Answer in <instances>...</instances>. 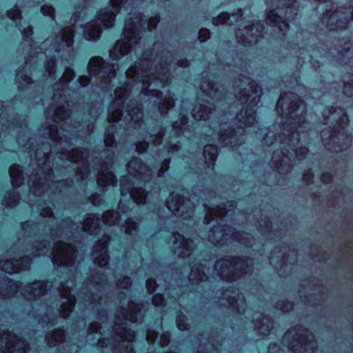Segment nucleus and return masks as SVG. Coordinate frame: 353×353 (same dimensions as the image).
Segmentation results:
<instances>
[{
	"label": "nucleus",
	"mask_w": 353,
	"mask_h": 353,
	"mask_svg": "<svg viewBox=\"0 0 353 353\" xmlns=\"http://www.w3.org/2000/svg\"><path fill=\"white\" fill-rule=\"evenodd\" d=\"M130 196L132 198L134 202H136L137 204H141L144 203L146 199L145 194H143V196L141 198H137L134 192H130Z\"/></svg>",
	"instance_id": "obj_20"
},
{
	"label": "nucleus",
	"mask_w": 353,
	"mask_h": 353,
	"mask_svg": "<svg viewBox=\"0 0 353 353\" xmlns=\"http://www.w3.org/2000/svg\"><path fill=\"white\" fill-rule=\"evenodd\" d=\"M224 214L222 212H219L218 213H214L212 212H210V216H212V219H217V218L219 217H221V216H223Z\"/></svg>",
	"instance_id": "obj_30"
},
{
	"label": "nucleus",
	"mask_w": 353,
	"mask_h": 353,
	"mask_svg": "<svg viewBox=\"0 0 353 353\" xmlns=\"http://www.w3.org/2000/svg\"><path fill=\"white\" fill-rule=\"evenodd\" d=\"M153 303L157 306L162 305L163 299L161 296L157 295L153 298Z\"/></svg>",
	"instance_id": "obj_27"
},
{
	"label": "nucleus",
	"mask_w": 353,
	"mask_h": 353,
	"mask_svg": "<svg viewBox=\"0 0 353 353\" xmlns=\"http://www.w3.org/2000/svg\"><path fill=\"white\" fill-rule=\"evenodd\" d=\"M345 119H347V117L346 116H343L342 118H341V120L343 121Z\"/></svg>",
	"instance_id": "obj_45"
},
{
	"label": "nucleus",
	"mask_w": 353,
	"mask_h": 353,
	"mask_svg": "<svg viewBox=\"0 0 353 353\" xmlns=\"http://www.w3.org/2000/svg\"><path fill=\"white\" fill-rule=\"evenodd\" d=\"M217 152V148L213 145H207L204 147L203 155L206 159H208L209 163L214 161Z\"/></svg>",
	"instance_id": "obj_14"
},
{
	"label": "nucleus",
	"mask_w": 353,
	"mask_h": 353,
	"mask_svg": "<svg viewBox=\"0 0 353 353\" xmlns=\"http://www.w3.org/2000/svg\"><path fill=\"white\" fill-rule=\"evenodd\" d=\"M98 184L101 186L111 185L114 186L117 184V180L112 171L108 170H102L97 179Z\"/></svg>",
	"instance_id": "obj_9"
},
{
	"label": "nucleus",
	"mask_w": 353,
	"mask_h": 353,
	"mask_svg": "<svg viewBox=\"0 0 353 353\" xmlns=\"http://www.w3.org/2000/svg\"><path fill=\"white\" fill-rule=\"evenodd\" d=\"M245 30H246V32L247 34H248L249 32L251 31V30H249L248 28L247 27H245Z\"/></svg>",
	"instance_id": "obj_44"
},
{
	"label": "nucleus",
	"mask_w": 353,
	"mask_h": 353,
	"mask_svg": "<svg viewBox=\"0 0 353 353\" xmlns=\"http://www.w3.org/2000/svg\"><path fill=\"white\" fill-rule=\"evenodd\" d=\"M92 224H93V223H92L91 225H90V219H88V220H87V223H86V226H85V227H86L85 230H86V231H88V232H92V228L93 227V226H92Z\"/></svg>",
	"instance_id": "obj_33"
},
{
	"label": "nucleus",
	"mask_w": 353,
	"mask_h": 353,
	"mask_svg": "<svg viewBox=\"0 0 353 353\" xmlns=\"http://www.w3.org/2000/svg\"><path fill=\"white\" fill-rule=\"evenodd\" d=\"M193 279V273L192 272L190 275V280Z\"/></svg>",
	"instance_id": "obj_43"
},
{
	"label": "nucleus",
	"mask_w": 353,
	"mask_h": 353,
	"mask_svg": "<svg viewBox=\"0 0 353 353\" xmlns=\"http://www.w3.org/2000/svg\"><path fill=\"white\" fill-rule=\"evenodd\" d=\"M16 347H17V345L13 344V343L10 341L9 343L8 347V352L9 353H25V352H26L25 348H22V349L18 348L17 350Z\"/></svg>",
	"instance_id": "obj_18"
},
{
	"label": "nucleus",
	"mask_w": 353,
	"mask_h": 353,
	"mask_svg": "<svg viewBox=\"0 0 353 353\" xmlns=\"http://www.w3.org/2000/svg\"><path fill=\"white\" fill-rule=\"evenodd\" d=\"M177 321V327H178V328H179V330H186V329H187V325H183V324L179 322V319H177V321Z\"/></svg>",
	"instance_id": "obj_31"
},
{
	"label": "nucleus",
	"mask_w": 353,
	"mask_h": 353,
	"mask_svg": "<svg viewBox=\"0 0 353 353\" xmlns=\"http://www.w3.org/2000/svg\"><path fill=\"white\" fill-rule=\"evenodd\" d=\"M147 340L149 343H152L153 341V339H151V337L149 334L147 335Z\"/></svg>",
	"instance_id": "obj_40"
},
{
	"label": "nucleus",
	"mask_w": 353,
	"mask_h": 353,
	"mask_svg": "<svg viewBox=\"0 0 353 353\" xmlns=\"http://www.w3.org/2000/svg\"><path fill=\"white\" fill-rule=\"evenodd\" d=\"M268 7L267 23L279 30L285 34L289 28L286 21L292 15L297 14L296 1L294 0H266Z\"/></svg>",
	"instance_id": "obj_1"
},
{
	"label": "nucleus",
	"mask_w": 353,
	"mask_h": 353,
	"mask_svg": "<svg viewBox=\"0 0 353 353\" xmlns=\"http://www.w3.org/2000/svg\"><path fill=\"white\" fill-rule=\"evenodd\" d=\"M344 15H345V16H344L343 19H344L345 21H347V20L348 19L349 15H348L347 14H344Z\"/></svg>",
	"instance_id": "obj_42"
},
{
	"label": "nucleus",
	"mask_w": 353,
	"mask_h": 353,
	"mask_svg": "<svg viewBox=\"0 0 353 353\" xmlns=\"http://www.w3.org/2000/svg\"><path fill=\"white\" fill-rule=\"evenodd\" d=\"M337 23H339V24L338 25V26H339V28H343V27H344V25H343V23H343V21L342 20H338V21H337Z\"/></svg>",
	"instance_id": "obj_38"
},
{
	"label": "nucleus",
	"mask_w": 353,
	"mask_h": 353,
	"mask_svg": "<svg viewBox=\"0 0 353 353\" xmlns=\"http://www.w3.org/2000/svg\"><path fill=\"white\" fill-rule=\"evenodd\" d=\"M1 268L8 274L17 272L19 268L17 267V261H7L3 265H0Z\"/></svg>",
	"instance_id": "obj_16"
},
{
	"label": "nucleus",
	"mask_w": 353,
	"mask_h": 353,
	"mask_svg": "<svg viewBox=\"0 0 353 353\" xmlns=\"http://www.w3.org/2000/svg\"><path fill=\"white\" fill-rule=\"evenodd\" d=\"M237 119L239 120L241 128L251 126L255 122V112L252 108L241 110L237 114Z\"/></svg>",
	"instance_id": "obj_8"
},
{
	"label": "nucleus",
	"mask_w": 353,
	"mask_h": 353,
	"mask_svg": "<svg viewBox=\"0 0 353 353\" xmlns=\"http://www.w3.org/2000/svg\"><path fill=\"white\" fill-rule=\"evenodd\" d=\"M351 18H352V19L353 21V12L351 13Z\"/></svg>",
	"instance_id": "obj_48"
},
{
	"label": "nucleus",
	"mask_w": 353,
	"mask_h": 353,
	"mask_svg": "<svg viewBox=\"0 0 353 353\" xmlns=\"http://www.w3.org/2000/svg\"><path fill=\"white\" fill-rule=\"evenodd\" d=\"M74 249L73 247L70 245H65L61 243L58 247V255L59 259V262L61 264H66L68 263V261L70 259L73 255Z\"/></svg>",
	"instance_id": "obj_10"
},
{
	"label": "nucleus",
	"mask_w": 353,
	"mask_h": 353,
	"mask_svg": "<svg viewBox=\"0 0 353 353\" xmlns=\"http://www.w3.org/2000/svg\"><path fill=\"white\" fill-rule=\"evenodd\" d=\"M182 245H183V247H186V246H187V247H188L189 245H188V240L186 239V240H185V243H182Z\"/></svg>",
	"instance_id": "obj_41"
},
{
	"label": "nucleus",
	"mask_w": 353,
	"mask_h": 353,
	"mask_svg": "<svg viewBox=\"0 0 353 353\" xmlns=\"http://www.w3.org/2000/svg\"><path fill=\"white\" fill-rule=\"evenodd\" d=\"M132 69L128 70L126 72V75L132 79L133 82L141 83L143 90L147 89L152 84H157V81H159L163 85H165L168 80V76L165 74H158L156 77L154 75L152 77L150 75V73L148 70H140L134 71V74Z\"/></svg>",
	"instance_id": "obj_5"
},
{
	"label": "nucleus",
	"mask_w": 353,
	"mask_h": 353,
	"mask_svg": "<svg viewBox=\"0 0 353 353\" xmlns=\"http://www.w3.org/2000/svg\"><path fill=\"white\" fill-rule=\"evenodd\" d=\"M223 143L225 145H228V144H229V143H230V144H232V143H233V141L231 140V139H230L229 141L228 142V141H227L225 139H224L223 140Z\"/></svg>",
	"instance_id": "obj_37"
},
{
	"label": "nucleus",
	"mask_w": 353,
	"mask_h": 353,
	"mask_svg": "<svg viewBox=\"0 0 353 353\" xmlns=\"http://www.w3.org/2000/svg\"><path fill=\"white\" fill-rule=\"evenodd\" d=\"M208 88H205V84L203 83L201 85V89L203 90V92L208 96L212 97V99L215 96V94L216 92L214 90V85H212L211 83H208L207 85Z\"/></svg>",
	"instance_id": "obj_17"
},
{
	"label": "nucleus",
	"mask_w": 353,
	"mask_h": 353,
	"mask_svg": "<svg viewBox=\"0 0 353 353\" xmlns=\"http://www.w3.org/2000/svg\"><path fill=\"white\" fill-rule=\"evenodd\" d=\"M341 12V11H339V10H337L334 13L332 14V16H331V19L332 20H334V18L338 15V14Z\"/></svg>",
	"instance_id": "obj_36"
},
{
	"label": "nucleus",
	"mask_w": 353,
	"mask_h": 353,
	"mask_svg": "<svg viewBox=\"0 0 353 353\" xmlns=\"http://www.w3.org/2000/svg\"><path fill=\"white\" fill-rule=\"evenodd\" d=\"M70 158H71V161H74L75 163H78L81 161V159H79V157H70Z\"/></svg>",
	"instance_id": "obj_35"
},
{
	"label": "nucleus",
	"mask_w": 353,
	"mask_h": 353,
	"mask_svg": "<svg viewBox=\"0 0 353 353\" xmlns=\"http://www.w3.org/2000/svg\"><path fill=\"white\" fill-rule=\"evenodd\" d=\"M260 95L257 94L256 91H255L254 96L253 97L252 95H247L246 94L241 95L239 97V101L241 103H248V106L252 108L260 101Z\"/></svg>",
	"instance_id": "obj_13"
},
{
	"label": "nucleus",
	"mask_w": 353,
	"mask_h": 353,
	"mask_svg": "<svg viewBox=\"0 0 353 353\" xmlns=\"http://www.w3.org/2000/svg\"><path fill=\"white\" fill-rule=\"evenodd\" d=\"M101 59H98L97 61L99 62V65H101Z\"/></svg>",
	"instance_id": "obj_47"
},
{
	"label": "nucleus",
	"mask_w": 353,
	"mask_h": 353,
	"mask_svg": "<svg viewBox=\"0 0 353 353\" xmlns=\"http://www.w3.org/2000/svg\"><path fill=\"white\" fill-rule=\"evenodd\" d=\"M133 336L131 334H129V336H127L125 334H122L121 338L124 340V341H128V342H130L132 341L133 339Z\"/></svg>",
	"instance_id": "obj_29"
},
{
	"label": "nucleus",
	"mask_w": 353,
	"mask_h": 353,
	"mask_svg": "<svg viewBox=\"0 0 353 353\" xmlns=\"http://www.w3.org/2000/svg\"><path fill=\"white\" fill-rule=\"evenodd\" d=\"M343 92L345 95L350 97L353 95V85L345 84Z\"/></svg>",
	"instance_id": "obj_25"
},
{
	"label": "nucleus",
	"mask_w": 353,
	"mask_h": 353,
	"mask_svg": "<svg viewBox=\"0 0 353 353\" xmlns=\"http://www.w3.org/2000/svg\"><path fill=\"white\" fill-rule=\"evenodd\" d=\"M230 17L228 13H222L219 16L217 21L221 23H229Z\"/></svg>",
	"instance_id": "obj_23"
},
{
	"label": "nucleus",
	"mask_w": 353,
	"mask_h": 353,
	"mask_svg": "<svg viewBox=\"0 0 353 353\" xmlns=\"http://www.w3.org/2000/svg\"><path fill=\"white\" fill-rule=\"evenodd\" d=\"M211 114L208 107L199 105H196L192 110V116L195 120H206L210 118Z\"/></svg>",
	"instance_id": "obj_11"
},
{
	"label": "nucleus",
	"mask_w": 353,
	"mask_h": 353,
	"mask_svg": "<svg viewBox=\"0 0 353 353\" xmlns=\"http://www.w3.org/2000/svg\"><path fill=\"white\" fill-rule=\"evenodd\" d=\"M236 37L239 40V41L240 43H242L243 45H245L246 43H252V41L251 40H249L247 39V37L245 38V39H243V38H241V34H242V31L241 30H239L236 33Z\"/></svg>",
	"instance_id": "obj_24"
},
{
	"label": "nucleus",
	"mask_w": 353,
	"mask_h": 353,
	"mask_svg": "<svg viewBox=\"0 0 353 353\" xmlns=\"http://www.w3.org/2000/svg\"><path fill=\"white\" fill-rule=\"evenodd\" d=\"M41 12L43 14L52 17L54 14V9L51 6H43L41 8Z\"/></svg>",
	"instance_id": "obj_22"
},
{
	"label": "nucleus",
	"mask_w": 353,
	"mask_h": 353,
	"mask_svg": "<svg viewBox=\"0 0 353 353\" xmlns=\"http://www.w3.org/2000/svg\"><path fill=\"white\" fill-rule=\"evenodd\" d=\"M96 263L99 264V266L101 267H105L107 263H108V261L105 258H103L101 260L99 261L97 259H96Z\"/></svg>",
	"instance_id": "obj_28"
},
{
	"label": "nucleus",
	"mask_w": 353,
	"mask_h": 353,
	"mask_svg": "<svg viewBox=\"0 0 353 353\" xmlns=\"http://www.w3.org/2000/svg\"><path fill=\"white\" fill-rule=\"evenodd\" d=\"M167 163L164 162L163 166H167Z\"/></svg>",
	"instance_id": "obj_49"
},
{
	"label": "nucleus",
	"mask_w": 353,
	"mask_h": 353,
	"mask_svg": "<svg viewBox=\"0 0 353 353\" xmlns=\"http://www.w3.org/2000/svg\"><path fill=\"white\" fill-rule=\"evenodd\" d=\"M101 252H102L103 254H106V253H107V247H106V245H103Z\"/></svg>",
	"instance_id": "obj_39"
},
{
	"label": "nucleus",
	"mask_w": 353,
	"mask_h": 353,
	"mask_svg": "<svg viewBox=\"0 0 353 353\" xmlns=\"http://www.w3.org/2000/svg\"><path fill=\"white\" fill-rule=\"evenodd\" d=\"M108 215V214L103 216V221L105 223H106L107 224H108V225H113V224H114L115 223L114 221H108V220L106 219Z\"/></svg>",
	"instance_id": "obj_32"
},
{
	"label": "nucleus",
	"mask_w": 353,
	"mask_h": 353,
	"mask_svg": "<svg viewBox=\"0 0 353 353\" xmlns=\"http://www.w3.org/2000/svg\"><path fill=\"white\" fill-rule=\"evenodd\" d=\"M15 170H17V172H21L19 165H12L10 167L9 170L10 176L13 183L15 181V179L17 177V176H15Z\"/></svg>",
	"instance_id": "obj_21"
},
{
	"label": "nucleus",
	"mask_w": 353,
	"mask_h": 353,
	"mask_svg": "<svg viewBox=\"0 0 353 353\" xmlns=\"http://www.w3.org/2000/svg\"><path fill=\"white\" fill-rule=\"evenodd\" d=\"M210 37V32L208 29H201L199 33V39L205 41Z\"/></svg>",
	"instance_id": "obj_19"
},
{
	"label": "nucleus",
	"mask_w": 353,
	"mask_h": 353,
	"mask_svg": "<svg viewBox=\"0 0 353 353\" xmlns=\"http://www.w3.org/2000/svg\"><path fill=\"white\" fill-rule=\"evenodd\" d=\"M276 108L278 111L281 109V112L286 109L290 114L296 116L300 111L302 115L305 109V103L300 100L296 94L290 93L280 97L277 101Z\"/></svg>",
	"instance_id": "obj_6"
},
{
	"label": "nucleus",
	"mask_w": 353,
	"mask_h": 353,
	"mask_svg": "<svg viewBox=\"0 0 353 353\" xmlns=\"http://www.w3.org/2000/svg\"><path fill=\"white\" fill-rule=\"evenodd\" d=\"M146 285H147V287L148 288V291L150 292V293H152V292H154L155 287L152 288L150 286V281H148L147 283H146Z\"/></svg>",
	"instance_id": "obj_34"
},
{
	"label": "nucleus",
	"mask_w": 353,
	"mask_h": 353,
	"mask_svg": "<svg viewBox=\"0 0 353 353\" xmlns=\"http://www.w3.org/2000/svg\"><path fill=\"white\" fill-rule=\"evenodd\" d=\"M299 135H300L299 132H298L296 130L293 132H292V138L289 139L288 140V145L290 147V148L292 149L296 155L301 157L302 154H305L307 151V149L303 148H301L299 150V151H298V150L296 148H295V143H298L299 141V139H296V137H298Z\"/></svg>",
	"instance_id": "obj_12"
},
{
	"label": "nucleus",
	"mask_w": 353,
	"mask_h": 353,
	"mask_svg": "<svg viewBox=\"0 0 353 353\" xmlns=\"http://www.w3.org/2000/svg\"><path fill=\"white\" fill-rule=\"evenodd\" d=\"M215 268L217 270L219 268H221L220 272L217 274H219L223 279L228 281L234 280L239 275H234L233 270L236 271L238 269H241L243 265L239 263L232 264L228 262L217 261L214 265ZM243 271L241 270L237 272V274H242Z\"/></svg>",
	"instance_id": "obj_7"
},
{
	"label": "nucleus",
	"mask_w": 353,
	"mask_h": 353,
	"mask_svg": "<svg viewBox=\"0 0 353 353\" xmlns=\"http://www.w3.org/2000/svg\"><path fill=\"white\" fill-rule=\"evenodd\" d=\"M73 30L71 28H68L64 30L62 33V42H64L67 47H70L73 43Z\"/></svg>",
	"instance_id": "obj_15"
},
{
	"label": "nucleus",
	"mask_w": 353,
	"mask_h": 353,
	"mask_svg": "<svg viewBox=\"0 0 353 353\" xmlns=\"http://www.w3.org/2000/svg\"><path fill=\"white\" fill-rule=\"evenodd\" d=\"M290 336H293V342L288 345V348L297 353H310L309 348H313L316 345V342L310 341L308 343L307 330H303L301 327L288 331L284 335V340H288Z\"/></svg>",
	"instance_id": "obj_4"
},
{
	"label": "nucleus",
	"mask_w": 353,
	"mask_h": 353,
	"mask_svg": "<svg viewBox=\"0 0 353 353\" xmlns=\"http://www.w3.org/2000/svg\"><path fill=\"white\" fill-rule=\"evenodd\" d=\"M115 95L116 98L112 104L110 106V111H111V114L109 117L110 122L121 121L123 117L125 121H128V117H130V125H133V121L135 122L141 119L143 114L139 108L130 109V107L128 106L125 110H123L125 101L128 97L127 91L123 92L121 88L117 89L115 90Z\"/></svg>",
	"instance_id": "obj_3"
},
{
	"label": "nucleus",
	"mask_w": 353,
	"mask_h": 353,
	"mask_svg": "<svg viewBox=\"0 0 353 353\" xmlns=\"http://www.w3.org/2000/svg\"><path fill=\"white\" fill-rule=\"evenodd\" d=\"M177 203H178V206L175 207L174 208H172V206L170 205V204H168V208H169V210H171L175 214H179L181 212H183V210L181 209L183 208V205H181L178 201H177Z\"/></svg>",
	"instance_id": "obj_26"
},
{
	"label": "nucleus",
	"mask_w": 353,
	"mask_h": 353,
	"mask_svg": "<svg viewBox=\"0 0 353 353\" xmlns=\"http://www.w3.org/2000/svg\"><path fill=\"white\" fill-rule=\"evenodd\" d=\"M135 20L136 21H132V27L128 21L125 23L124 40L118 41L114 49L110 51V57L113 59H117L119 55L123 56L132 51L134 46L139 43L141 30L145 28V25L150 32L155 28V25L143 21L141 16L136 18Z\"/></svg>",
	"instance_id": "obj_2"
},
{
	"label": "nucleus",
	"mask_w": 353,
	"mask_h": 353,
	"mask_svg": "<svg viewBox=\"0 0 353 353\" xmlns=\"http://www.w3.org/2000/svg\"><path fill=\"white\" fill-rule=\"evenodd\" d=\"M98 225H99V219H97V223H94V226L97 227Z\"/></svg>",
	"instance_id": "obj_46"
}]
</instances>
